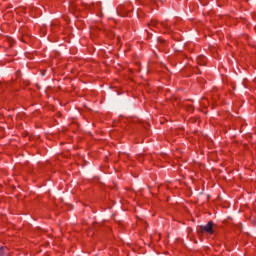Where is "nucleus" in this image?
<instances>
[{
	"label": "nucleus",
	"instance_id": "1",
	"mask_svg": "<svg viewBox=\"0 0 256 256\" xmlns=\"http://www.w3.org/2000/svg\"><path fill=\"white\" fill-rule=\"evenodd\" d=\"M200 233H208V235H213V222H208L207 225L200 226Z\"/></svg>",
	"mask_w": 256,
	"mask_h": 256
},
{
	"label": "nucleus",
	"instance_id": "2",
	"mask_svg": "<svg viewBox=\"0 0 256 256\" xmlns=\"http://www.w3.org/2000/svg\"><path fill=\"white\" fill-rule=\"evenodd\" d=\"M149 25H150V27H157V22L152 21Z\"/></svg>",
	"mask_w": 256,
	"mask_h": 256
},
{
	"label": "nucleus",
	"instance_id": "3",
	"mask_svg": "<svg viewBox=\"0 0 256 256\" xmlns=\"http://www.w3.org/2000/svg\"><path fill=\"white\" fill-rule=\"evenodd\" d=\"M4 247H0V256H2L3 255V251H4Z\"/></svg>",
	"mask_w": 256,
	"mask_h": 256
}]
</instances>
